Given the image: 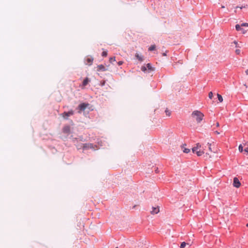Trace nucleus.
<instances>
[{
    "label": "nucleus",
    "mask_w": 248,
    "mask_h": 248,
    "mask_svg": "<svg viewBox=\"0 0 248 248\" xmlns=\"http://www.w3.org/2000/svg\"><path fill=\"white\" fill-rule=\"evenodd\" d=\"M74 113V111L73 110H71L68 112H64L63 113L61 114V115L64 119H67L68 117L73 115Z\"/></svg>",
    "instance_id": "obj_3"
},
{
    "label": "nucleus",
    "mask_w": 248,
    "mask_h": 248,
    "mask_svg": "<svg viewBox=\"0 0 248 248\" xmlns=\"http://www.w3.org/2000/svg\"><path fill=\"white\" fill-rule=\"evenodd\" d=\"M240 52H241L240 49H237L235 50V53H236V54L239 55L240 54Z\"/></svg>",
    "instance_id": "obj_26"
},
{
    "label": "nucleus",
    "mask_w": 248,
    "mask_h": 248,
    "mask_svg": "<svg viewBox=\"0 0 248 248\" xmlns=\"http://www.w3.org/2000/svg\"><path fill=\"white\" fill-rule=\"evenodd\" d=\"M135 57L140 62H142L143 60L142 56L140 55L139 53H137L135 55Z\"/></svg>",
    "instance_id": "obj_12"
},
{
    "label": "nucleus",
    "mask_w": 248,
    "mask_h": 248,
    "mask_svg": "<svg viewBox=\"0 0 248 248\" xmlns=\"http://www.w3.org/2000/svg\"><path fill=\"white\" fill-rule=\"evenodd\" d=\"M123 63V61H119V62H118V64L119 65H122Z\"/></svg>",
    "instance_id": "obj_28"
},
{
    "label": "nucleus",
    "mask_w": 248,
    "mask_h": 248,
    "mask_svg": "<svg viewBox=\"0 0 248 248\" xmlns=\"http://www.w3.org/2000/svg\"><path fill=\"white\" fill-rule=\"evenodd\" d=\"M247 227H248V223L246 225Z\"/></svg>",
    "instance_id": "obj_37"
},
{
    "label": "nucleus",
    "mask_w": 248,
    "mask_h": 248,
    "mask_svg": "<svg viewBox=\"0 0 248 248\" xmlns=\"http://www.w3.org/2000/svg\"><path fill=\"white\" fill-rule=\"evenodd\" d=\"M221 8H225V6L222 5V6H221Z\"/></svg>",
    "instance_id": "obj_36"
},
{
    "label": "nucleus",
    "mask_w": 248,
    "mask_h": 248,
    "mask_svg": "<svg viewBox=\"0 0 248 248\" xmlns=\"http://www.w3.org/2000/svg\"><path fill=\"white\" fill-rule=\"evenodd\" d=\"M235 29L237 31H241L243 33H245L246 31L241 28V25L237 24L235 25Z\"/></svg>",
    "instance_id": "obj_9"
},
{
    "label": "nucleus",
    "mask_w": 248,
    "mask_h": 248,
    "mask_svg": "<svg viewBox=\"0 0 248 248\" xmlns=\"http://www.w3.org/2000/svg\"><path fill=\"white\" fill-rule=\"evenodd\" d=\"M91 81V80L88 78H86L83 81L82 84L80 85L81 89H84L85 87Z\"/></svg>",
    "instance_id": "obj_7"
},
{
    "label": "nucleus",
    "mask_w": 248,
    "mask_h": 248,
    "mask_svg": "<svg viewBox=\"0 0 248 248\" xmlns=\"http://www.w3.org/2000/svg\"><path fill=\"white\" fill-rule=\"evenodd\" d=\"M243 8H246V6H243H243H241V7H240V6H237V7H236V9H237V8H240V9H242Z\"/></svg>",
    "instance_id": "obj_27"
},
{
    "label": "nucleus",
    "mask_w": 248,
    "mask_h": 248,
    "mask_svg": "<svg viewBox=\"0 0 248 248\" xmlns=\"http://www.w3.org/2000/svg\"><path fill=\"white\" fill-rule=\"evenodd\" d=\"M159 212V209L158 207H153L151 213L152 214H157Z\"/></svg>",
    "instance_id": "obj_11"
},
{
    "label": "nucleus",
    "mask_w": 248,
    "mask_h": 248,
    "mask_svg": "<svg viewBox=\"0 0 248 248\" xmlns=\"http://www.w3.org/2000/svg\"><path fill=\"white\" fill-rule=\"evenodd\" d=\"M155 48V45H152L148 49L149 51H153L154 50Z\"/></svg>",
    "instance_id": "obj_19"
},
{
    "label": "nucleus",
    "mask_w": 248,
    "mask_h": 248,
    "mask_svg": "<svg viewBox=\"0 0 248 248\" xmlns=\"http://www.w3.org/2000/svg\"><path fill=\"white\" fill-rule=\"evenodd\" d=\"M244 151L247 152V153H248V147L246 148L244 150Z\"/></svg>",
    "instance_id": "obj_29"
},
{
    "label": "nucleus",
    "mask_w": 248,
    "mask_h": 248,
    "mask_svg": "<svg viewBox=\"0 0 248 248\" xmlns=\"http://www.w3.org/2000/svg\"><path fill=\"white\" fill-rule=\"evenodd\" d=\"M116 60H115V57H111L109 59V62H114Z\"/></svg>",
    "instance_id": "obj_24"
},
{
    "label": "nucleus",
    "mask_w": 248,
    "mask_h": 248,
    "mask_svg": "<svg viewBox=\"0 0 248 248\" xmlns=\"http://www.w3.org/2000/svg\"><path fill=\"white\" fill-rule=\"evenodd\" d=\"M209 144V150L210 151H212L211 147V144Z\"/></svg>",
    "instance_id": "obj_32"
},
{
    "label": "nucleus",
    "mask_w": 248,
    "mask_h": 248,
    "mask_svg": "<svg viewBox=\"0 0 248 248\" xmlns=\"http://www.w3.org/2000/svg\"><path fill=\"white\" fill-rule=\"evenodd\" d=\"M141 70L144 72H145L147 70V66H142L141 68Z\"/></svg>",
    "instance_id": "obj_20"
},
{
    "label": "nucleus",
    "mask_w": 248,
    "mask_h": 248,
    "mask_svg": "<svg viewBox=\"0 0 248 248\" xmlns=\"http://www.w3.org/2000/svg\"><path fill=\"white\" fill-rule=\"evenodd\" d=\"M108 53L107 51H104L102 53V56L103 57H106L107 56Z\"/></svg>",
    "instance_id": "obj_22"
},
{
    "label": "nucleus",
    "mask_w": 248,
    "mask_h": 248,
    "mask_svg": "<svg viewBox=\"0 0 248 248\" xmlns=\"http://www.w3.org/2000/svg\"><path fill=\"white\" fill-rule=\"evenodd\" d=\"M166 53H167V51H166V52L163 53L162 54L163 56H166V55H167Z\"/></svg>",
    "instance_id": "obj_31"
},
{
    "label": "nucleus",
    "mask_w": 248,
    "mask_h": 248,
    "mask_svg": "<svg viewBox=\"0 0 248 248\" xmlns=\"http://www.w3.org/2000/svg\"><path fill=\"white\" fill-rule=\"evenodd\" d=\"M241 27H248V23H242L241 25Z\"/></svg>",
    "instance_id": "obj_25"
},
{
    "label": "nucleus",
    "mask_w": 248,
    "mask_h": 248,
    "mask_svg": "<svg viewBox=\"0 0 248 248\" xmlns=\"http://www.w3.org/2000/svg\"><path fill=\"white\" fill-rule=\"evenodd\" d=\"M116 248H118V247H116Z\"/></svg>",
    "instance_id": "obj_38"
},
{
    "label": "nucleus",
    "mask_w": 248,
    "mask_h": 248,
    "mask_svg": "<svg viewBox=\"0 0 248 248\" xmlns=\"http://www.w3.org/2000/svg\"><path fill=\"white\" fill-rule=\"evenodd\" d=\"M97 71H105L107 70L104 65L100 64L97 66Z\"/></svg>",
    "instance_id": "obj_10"
},
{
    "label": "nucleus",
    "mask_w": 248,
    "mask_h": 248,
    "mask_svg": "<svg viewBox=\"0 0 248 248\" xmlns=\"http://www.w3.org/2000/svg\"><path fill=\"white\" fill-rule=\"evenodd\" d=\"M233 186L236 188H239L241 186V183L237 177L233 178Z\"/></svg>",
    "instance_id": "obj_6"
},
{
    "label": "nucleus",
    "mask_w": 248,
    "mask_h": 248,
    "mask_svg": "<svg viewBox=\"0 0 248 248\" xmlns=\"http://www.w3.org/2000/svg\"><path fill=\"white\" fill-rule=\"evenodd\" d=\"M71 131V127L69 125H65L62 128V132L65 134H69Z\"/></svg>",
    "instance_id": "obj_8"
},
{
    "label": "nucleus",
    "mask_w": 248,
    "mask_h": 248,
    "mask_svg": "<svg viewBox=\"0 0 248 248\" xmlns=\"http://www.w3.org/2000/svg\"><path fill=\"white\" fill-rule=\"evenodd\" d=\"M192 151L193 153L196 154L198 156H202L204 153L203 149H202V146L199 143H197L196 146L192 148Z\"/></svg>",
    "instance_id": "obj_2"
},
{
    "label": "nucleus",
    "mask_w": 248,
    "mask_h": 248,
    "mask_svg": "<svg viewBox=\"0 0 248 248\" xmlns=\"http://www.w3.org/2000/svg\"><path fill=\"white\" fill-rule=\"evenodd\" d=\"M186 246H187L188 247H189L190 245L189 243H186V242H183L181 243L180 245V248H185Z\"/></svg>",
    "instance_id": "obj_15"
},
{
    "label": "nucleus",
    "mask_w": 248,
    "mask_h": 248,
    "mask_svg": "<svg viewBox=\"0 0 248 248\" xmlns=\"http://www.w3.org/2000/svg\"><path fill=\"white\" fill-rule=\"evenodd\" d=\"M233 43H234V44H235L236 45H237V43L236 41H234V42H233Z\"/></svg>",
    "instance_id": "obj_35"
},
{
    "label": "nucleus",
    "mask_w": 248,
    "mask_h": 248,
    "mask_svg": "<svg viewBox=\"0 0 248 248\" xmlns=\"http://www.w3.org/2000/svg\"><path fill=\"white\" fill-rule=\"evenodd\" d=\"M165 112L166 115V116H167L169 117V116H170L171 115V111H170V110H169L168 108H166V110H165Z\"/></svg>",
    "instance_id": "obj_17"
},
{
    "label": "nucleus",
    "mask_w": 248,
    "mask_h": 248,
    "mask_svg": "<svg viewBox=\"0 0 248 248\" xmlns=\"http://www.w3.org/2000/svg\"><path fill=\"white\" fill-rule=\"evenodd\" d=\"M217 96L219 101L220 102H222L223 101V97H222V96L220 94L217 93Z\"/></svg>",
    "instance_id": "obj_18"
},
{
    "label": "nucleus",
    "mask_w": 248,
    "mask_h": 248,
    "mask_svg": "<svg viewBox=\"0 0 248 248\" xmlns=\"http://www.w3.org/2000/svg\"><path fill=\"white\" fill-rule=\"evenodd\" d=\"M88 104L86 103H81L80 105H79L78 107V109H79L78 112L79 113H80L81 111H84L86 109V108H87V106H88Z\"/></svg>",
    "instance_id": "obj_4"
},
{
    "label": "nucleus",
    "mask_w": 248,
    "mask_h": 248,
    "mask_svg": "<svg viewBox=\"0 0 248 248\" xmlns=\"http://www.w3.org/2000/svg\"><path fill=\"white\" fill-rule=\"evenodd\" d=\"M214 133L216 134H219L220 133L219 132H218L217 131H216L214 132Z\"/></svg>",
    "instance_id": "obj_30"
},
{
    "label": "nucleus",
    "mask_w": 248,
    "mask_h": 248,
    "mask_svg": "<svg viewBox=\"0 0 248 248\" xmlns=\"http://www.w3.org/2000/svg\"><path fill=\"white\" fill-rule=\"evenodd\" d=\"M147 68L148 69V71L149 72L153 71L155 70V68L151 66L150 63H148L147 64Z\"/></svg>",
    "instance_id": "obj_13"
},
{
    "label": "nucleus",
    "mask_w": 248,
    "mask_h": 248,
    "mask_svg": "<svg viewBox=\"0 0 248 248\" xmlns=\"http://www.w3.org/2000/svg\"><path fill=\"white\" fill-rule=\"evenodd\" d=\"M93 62V58H88L86 59V64H89V65H91Z\"/></svg>",
    "instance_id": "obj_14"
},
{
    "label": "nucleus",
    "mask_w": 248,
    "mask_h": 248,
    "mask_svg": "<svg viewBox=\"0 0 248 248\" xmlns=\"http://www.w3.org/2000/svg\"><path fill=\"white\" fill-rule=\"evenodd\" d=\"M204 116L202 112L197 110L193 111L191 113V117L196 120L198 124L202 121Z\"/></svg>",
    "instance_id": "obj_1"
},
{
    "label": "nucleus",
    "mask_w": 248,
    "mask_h": 248,
    "mask_svg": "<svg viewBox=\"0 0 248 248\" xmlns=\"http://www.w3.org/2000/svg\"><path fill=\"white\" fill-rule=\"evenodd\" d=\"M246 74H247V75H248V70H247L246 71Z\"/></svg>",
    "instance_id": "obj_34"
},
{
    "label": "nucleus",
    "mask_w": 248,
    "mask_h": 248,
    "mask_svg": "<svg viewBox=\"0 0 248 248\" xmlns=\"http://www.w3.org/2000/svg\"><path fill=\"white\" fill-rule=\"evenodd\" d=\"M183 152L185 153H188L190 152V149L185 148L184 146H181Z\"/></svg>",
    "instance_id": "obj_16"
},
{
    "label": "nucleus",
    "mask_w": 248,
    "mask_h": 248,
    "mask_svg": "<svg viewBox=\"0 0 248 248\" xmlns=\"http://www.w3.org/2000/svg\"><path fill=\"white\" fill-rule=\"evenodd\" d=\"M216 125H217V127H218L219 126V123H217Z\"/></svg>",
    "instance_id": "obj_33"
},
{
    "label": "nucleus",
    "mask_w": 248,
    "mask_h": 248,
    "mask_svg": "<svg viewBox=\"0 0 248 248\" xmlns=\"http://www.w3.org/2000/svg\"><path fill=\"white\" fill-rule=\"evenodd\" d=\"M94 146L96 147V146H94L93 144L92 143H85L83 144L82 147L84 149H93L95 150Z\"/></svg>",
    "instance_id": "obj_5"
},
{
    "label": "nucleus",
    "mask_w": 248,
    "mask_h": 248,
    "mask_svg": "<svg viewBox=\"0 0 248 248\" xmlns=\"http://www.w3.org/2000/svg\"><path fill=\"white\" fill-rule=\"evenodd\" d=\"M208 96H209V98L210 99H212L213 96V94L212 93V92H210L209 93V94H208Z\"/></svg>",
    "instance_id": "obj_23"
},
{
    "label": "nucleus",
    "mask_w": 248,
    "mask_h": 248,
    "mask_svg": "<svg viewBox=\"0 0 248 248\" xmlns=\"http://www.w3.org/2000/svg\"><path fill=\"white\" fill-rule=\"evenodd\" d=\"M238 149L240 152H242L243 151V147L241 144L239 146Z\"/></svg>",
    "instance_id": "obj_21"
}]
</instances>
